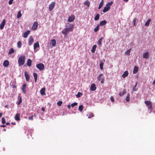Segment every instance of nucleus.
<instances>
[{
	"mask_svg": "<svg viewBox=\"0 0 155 155\" xmlns=\"http://www.w3.org/2000/svg\"><path fill=\"white\" fill-rule=\"evenodd\" d=\"M145 103L148 109V111L149 113H151L153 110L152 105L151 102L150 101H145Z\"/></svg>",
	"mask_w": 155,
	"mask_h": 155,
	"instance_id": "f257e3e1",
	"label": "nucleus"
},
{
	"mask_svg": "<svg viewBox=\"0 0 155 155\" xmlns=\"http://www.w3.org/2000/svg\"><path fill=\"white\" fill-rule=\"evenodd\" d=\"M25 56L24 55L21 56L19 58L18 60V64L19 66H22L25 62Z\"/></svg>",
	"mask_w": 155,
	"mask_h": 155,
	"instance_id": "f03ea898",
	"label": "nucleus"
},
{
	"mask_svg": "<svg viewBox=\"0 0 155 155\" xmlns=\"http://www.w3.org/2000/svg\"><path fill=\"white\" fill-rule=\"evenodd\" d=\"M97 80L100 81L101 83L103 84L104 83V77L103 74H100L97 77Z\"/></svg>",
	"mask_w": 155,
	"mask_h": 155,
	"instance_id": "7ed1b4c3",
	"label": "nucleus"
},
{
	"mask_svg": "<svg viewBox=\"0 0 155 155\" xmlns=\"http://www.w3.org/2000/svg\"><path fill=\"white\" fill-rule=\"evenodd\" d=\"M36 68L40 71L43 70L45 68L44 64L42 63H39L36 65Z\"/></svg>",
	"mask_w": 155,
	"mask_h": 155,
	"instance_id": "20e7f679",
	"label": "nucleus"
},
{
	"mask_svg": "<svg viewBox=\"0 0 155 155\" xmlns=\"http://www.w3.org/2000/svg\"><path fill=\"white\" fill-rule=\"evenodd\" d=\"M33 130L31 129H27L26 130L25 134H27V135L28 136V137L29 138L28 136L29 135H30L31 137V133H32Z\"/></svg>",
	"mask_w": 155,
	"mask_h": 155,
	"instance_id": "39448f33",
	"label": "nucleus"
},
{
	"mask_svg": "<svg viewBox=\"0 0 155 155\" xmlns=\"http://www.w3.org/2000/svg\"><path fill=\"white\" fill-rule=\"evenodd\" d=\"M38 22L37 21H35L31 27L32 30H35L38 27Z\"/></svg>",
	"mask_w": 155,
	"mask_h": 155,
	"instance_id": "423d86ee",
	"label": "nucleus"
},
{
	"mask_svg": "<svg viewBox=\"0 0 155 155\" xmlns=\"http://www.w3.org/2000/svg\"><path fill=\"white\" fill-rule=\"evenodd\" d=\"M5 19H3L2 20L1 23L0 24V29L1 30H2L3 28L5 25Z\"/></svg>",
	"mask_w": 155,
	"mask_h": 155,
	"instance_id": "0eeeda50",
	"label": "nucleus"
},
{
	"mask_svg": "<svg viewBox=\"0 0 155 155\" xmlns=\"http://www.w3.org/2000/svg\"><path fill=\"white\" fill-rule=\"evenodd\" d=\"M75 18V16L74 15H71L68 17V21L69 22H72L74 20Z\"/></svg>",
	"mask_w": 155,
	"mask_h": 155,
	"instance_id": "6e6552de",
	"label": "nucleus"
},
{
	"mask_svg": "<svg viewBox=\"0 0 155 155\" xmlns=\"http://www.w3.org/2000/svg\"><path fill=\"white\" fill-rule=\"evenodd\" d=\"M30 31L29 30H28L25 31L23 35V37L25 38H26L30 34Z\"/></svg>",
	"mask_w": 155,
	"mask_h": 155,
	"instance_id": "1a4fd4ad",
	"label": "nucleus"
},
{
	"mask_svg": "<svg viewBox=\"0 0 155 155\" xmlns=\"http://www.w3.org/2000/svg\"><path fill=\"white\" fill-rule=\"evenodd\" d=\"M55 3L54 2H52L49 5V9L50 11L52 10L55 6Z\"/></svg>",
	"mask_w": 155,
	"mask_h": 155,
	"instance_id": "9d476101",
	"label": "nucleus"
},
{
	"mask_svg": "<svg viewBox=\"0 0 155 155\" xmlns=\"http://www.w3.org/2000/svg\"><path fill=\"white\" fill-rule=\"evenodd\" d=\"M28 44L29 45H31L34 42V39L32 36H31L28 39Z\"/></svg>",
	"mask_w": 155,
	"mask_h": 155,
	"instance_id": "9b49d317",
	"label": "nucleus"
},
{
	"mask_svg": "<svg viewBox=\"0 0 155 155\" xmlns=\"http://www.w3.org/2000/svg\"><path fill=\"white\" fill-rule=\"evenodd\" d=\"M105 62V60L103 59V60L100 61V67L101 70L103 68V65Z\"/></svg>",
	"mask_w": 155,
	"mask_h": 155,
	"instance_id": "f8f14e48",
	"label": "nucleus"
},
{
	"mask_svg": "<svg viewBox=\"0 0 155 155\" xmlns=\"http://www.w3.org/2000/svg\"><path fill=\"white\" fill-rule=\"evenodd\" d=\"M71 31L69 30V29L68 28H67V27H66L61 32L64 33V34L66 33L68 34L69 32Z\"/></svg>",
	"mask_w": 155,
	"mask_h": 155,
	"instance_id": "ddd939ff",
	"label": "nucleus"
},
{
	"mask_svg": "<svg viewBox=\"0 0 155 155\" xmlns=\"http://www.w3.org/2000/svg\"><path fill=\"white\" fill-rule=\"evenodd\" d=\"M97 87L95 84H92L91 86L90 90L91 91H94L96 89Z\"/></svg>",
	"mask_w": 155,
	"mask_h": 155,
	"instance_id": "4468645a",
	"label": "nucleus"
},
{
	"mask_svg": "<svg viewBox=\"0 0 155 155\" xmlns=\"http://www.w3.org/2000/svg\"><path fill=\"white\" fill-rule=\"evenodd\" d=\"M26 84H23L22 87L21 88V90L24 94H25L26 93Z\"/></svg>",
	"mask_w": 155,
	"mask_h": 155,
	"instance_id": "2eb2a0df",
	"label": "nucleus"
},
{
	"mask_svg": "<svg viewBox=\"0 0 155 155\" xmlns=\"http://www.w3.org/2000/svg\"><path fill=\"white\" fill-rule=\"evenodd\" d=\"M68 24L69 25V27H67L69 30L72 31L73 29L74 28V25L72 24H70L69 23H68Z\"/></svg>",
	"mask_w": 155,
	"mask_h": 155,
	"instance_id": "dca6fc26",
	"label": "nucleus"
},
{
	"mask_svg": "<svg viewBox=\"0 0 155 155\" xmlns=\"http://www.w3.org/2000/svg\"><path fill=\"white\" fill-rule=\"evenodd\" d=\"M9 64V62L7 60H5L3 63V65L5 67H7Z\"/></svg>",
	"mask_w": 155,
	"mask_h": 155,
	"instance_id": "f3484780",
	"label": "nucleus"
},
{
	"mask_svg": "<svg viewBox=\"0 0 155 155\" xmlns=\"http://www.w3.org/2000/svg\"><path fill=\"white\" fill-rule=\"evenodd\" d=\"M25 74L26 81H28L30 79V77L28 74L27 73V71H25Z\"/></svg>",
	"mask_w": 155,
	"mask_h": 155,
	"instance_id": "a211bd4d",
	"label": "nucleus"
},
{
	"mask_svg": "<svg viewBox=\"0 0 155 155\" xmlns=\"http://www.w3.org/2000/svg\"><path fill=\"white\" fill-rule=\"evenodd\" d=\"M110 7L108 6H107L106 5V6L104 7V9L103 10V11L104 13H105L107 12L108 11H109L110 10Z\"/></svg>",
	"mask_w": 155,
	"mask_h": 155,
	"instance_id": "6ab92c4d",
	"label": "nucleus"
},
{
	"mask_svg": "<svg viewBox=\"0 0 155 155\" xmlns=\"http://www.w3.org/2000/svg\"><path fill=\"white\" fill-rule=\"evenodd\" d=\"M45 87H43L41 89L40 92L41 95H43L45 94Z\"/></svg>",
	"mask_w": 155,
	"mask_h": 155,
	"instance_id": "aec40b11",
	"label": "nucleus"
},
{
	"mask_svg": "<svg viewBox=\"0 0 155 155\" xmlns=\"http://www.w3.org/2000/svg\"><path fill=\"white\" fill-rule=\"evenodd\" d=\"M20 114L17 113L15 116V119L16 121H18L20 120Z\"/></svg>",
	"mask_w": 155,
	"mask_h": 155,
	"instance_id": "412c9836",
	"label": "nucleus"
},
{
	"mask_svg": "<svg viewBox=\"0 0 155 155\" xmlns=\"http://www.w3.org/2000/svg\"><path fill=\"white\" fill-rule=\"evenodd\" d=\"M149 55L148 53L147 52H145V53H143V58H144L147 59L148 58Z\"/></svg>",
	"mask_w": 155,
	"mask_h": 155,
	"instance_id": "4be33fe9",
	"label": "nucleus"
},
{
	"mask_svg": "<svg viewBox=\"0 0 155 155\" xmlns=\"http://www.w3.org/2000/svg\"><path fill=\"white\" fill-rule=\"evenodd\" d=\"M32 61L30 59H28L27 61V64L28 67H30L31 65Z\"/></svg>",
	"mask_w": 155,
	"mask_h": 155,
	"instance_id": "5701e85b",
	"label": "nucleus"
},
{
	"mask_svg": "<svg viewBox=\"0 0 155 155\" xmlns=\"http://www.w3.org/2000/svg\"><path fill=\"white\" fill-rule=\"evenodd\" d=\"M138 67H137L136 66H135L134 67L133 71V73L134 74H135L136 73H137L138 70Z\"/></svg>",
	"mask_w": 155,
	"mask_h": 155,
	"instance_id": "b1692460",
	"label": "nucleus"
},
{
	"mask_svg": "<svg viewBox=\"0 0 155 155\" xmlns=\"http://www.w3.org/2000/svg\"><path fill=\"white\" fill-rule=\"evenodd\" d=\"M51 42L52 46L54 47L55 46L56 44V41L55 39H52L51 40Z\"/></svg>",
	"mask_w": 155,
	"mask_h": 155,
	"instance_id": "393cba45",
	"label": "nucleus"
},
{
	"mask_svg": "<svg viewBox=\"0 0 155 155\" xmlns=\"http://www.w3.org/2000/svg\"><path fill=\"white\" fill-rule=\"evenodd\" d=\"M128 74V73L127 71H125L122 75V77L123 78H125L127 77Z\"/></svg>",
	"mask_w": 155,
	"mask_h": 155,
	"instance_id": "a878e982",
	"label": "nucleus"
},
{
	"mask_svg": "<svg viewBox=\"0 0 155 155\" xmlns=\"http://www.w3.org/2000/svg\"><path fill=\"white\" fill-rule=\"evenodd\" d=\"M103 37H101L98 41V42H97V45H98L99 46H101V42H102L103 41Z\"/></svg>",
	"mask_w": 155,
	"mask_h": 155,
	"instance_id": "bb28decb",
	"label": "nucleus"
},
{
	"mask_svg": "<svg viewBox=\"0 0 155 155\" xmlns=\"http://www.w3.org/2000/svg\"><path fill=\"white\" fill-rule=\"evenodd\" d=\"M107 23V22L106 20H103L100 22L99 25L100 26H103L105 25Z\"/></svg>",
	"mask_w": 155,
	"mask_h": 155,
	"instance_id": "cd10ccee",
	"label": "nucleus"
},
{
	"mask_svg": "<svg viewBox=\"0 0 155 155\" xmlns=\"http://www.w3.org/2000/svg\"><path fill=\"white\" fill-rule=\"evenodd\" d=\"M39 47V45L38 42L34 43V49H35L37 47Z\"/></svg>",
	"mask_w": 155,
	"mask_h": 155,
	"instance_id": "c85d7f7f",
	"label": "nucleus"
},
{
	"mask_svg": "<svg viewBox=\"0 0 155 155\" xmlns=\"http://www.w3.org/2000/svg\"><path fill=\"white\" fill-rule=\"evenodd\" d=\"M97 47V46L96 45H94L93 46L92 49L91 50V51L93 53H94L95 50L96 49Z\"/></svg>",
	"mask_w": 155,
	"mask_h": 155,
	"instance_id": "c756f323",
	"label": "nucleus"
},
{
	"mask_svg": "<svg viewBox=\"0 0 155 155\" xmlns=\"http://www.w3.org/2000/svg\"><path fill=\"white\" fill-rule=\"evenodd\" d=\"M104 4V0H102L101 2L100 3L98 7V8L100 9L103 6Z\"/></svg>",
	"mask_w": 155,
	"mask_h": 155,
	"instance_id": "7c9ffc66",
	"label": "nucleus"
},
{
	"mask_svg": "<svg viewBox=\"0 0 155 155\" xmlns=\"http://www.w3.org/2000/svg\"><path fill=\"white\" fill-rule=\"evenodd\" d=\"M126 94V92L125 89H124L122 92H120L119 94L120 96H122Z\"/></svg>",
	"mask_w": 155,
	"mask_h": 155,
	"instance_id": "2f4dec72",
	"label": "nucleus"
},
{
	"mask_svg": "<svg viewBox=\"0 0 155 155\" xmlns=\"http://www.w3.org/2000/svg\"><path fill=\"white\" fill-rule=\"evenodd\" d=\"M130 94H128L127 95V96L125 98V100L126 101V102H128L130 101Z\"/></svg>",
	"mask_w": 155,
	"mask_h": 155,
	"instance_id": "473e14b6",
	"label": "nucleus"
},
{
	"mask_svg": "<svg viewBox=\"0 0 155 155\" xmlns=\"http://www.w3.org/2000/svg\"><path fill=\"white\" fill-rule=\"evenodd\" d=\"M100 15L98 14L95 17L94 19L95 21H97L99 19Z\"/></svg>",
	"mask_w": 155,
	"mask_h": 155,
	"instance_id": "72a5a7b5",
	"label": "nucleus"
},
{
	"mask_svg": "<svg viewBox=\"0 0 155 155\" xmlns=\"http://www.w3.org/2000/svg\"><path fill=\"white\" fill-rule=\"evenodd\" d=\"M87 116L89 118L92 117H93V114L92 113H90L87 114Z\"/></svg>",
	"mask_w": 155,
	"mask_h": 155,
	"instance_id": "f704fd0d",
	"label": "nucleus"
},
{
	"mask_svg": "<svg viewBox=\"0 0 155 155\" xmlns=\"http://www.w3.org/2000/svg\"><path fill=\"white\" fill-rule=\"evenodd\" d=\"M21 15H22L21 13V11H19L17 14V18H19L20 17H21Z\"/></svg>",
	"mask_w": 155,
	"mask_h": 155,
	"instance_id": "c9c22d12",
	"label": "nucleus"
},
{
	"mask_svg": "<svg viewBox=\"0 0 155 155\" xmlns=\"http://www.w3.org/2000/svg\"><path fill=\"white\" fill-rule=\"evenodd\" d=\"M14 52V50L13 48H12L9 51L8 54H12Z\"/></svg>",
	"mask_w": 155,
	"mask_h": 155,
	"instance_id": "e433bc0d",
	"label": "nucleus"
},
{
	"mask_svg": "<svg viewBox=\"0 0 155 155\" xmlns=\"http://www.w3.org/2000/svg\"><path fill=\"white\" fill-rule=\"evenodd\" d=\"M150 19H148L147 21L145 23V25L146 26H148L149 25L150 23Z\"/></svg>",
	"mask_w": 155,
	"mask_h": 155,
	"instance_id": "4c0bfd02",
	"label": "nucleus"
},
{
	"mask_svg": "<svg viewBox=\"0 0 155 155\" xmlns=\"http://www.w3.org/2000/svg\"><path fill=\"white\" fill-rule=\"evenodd\" d=\"M82 95H83V94L82 93H81L80 92H78L77 94L76 95V96L77 97L79 98V97H81Z\"/></svg>",
	"mask_w": 155,
	"mask_h": 155,
	"instance_id": "58836bf2",
	"label": "nucleus"
},
{
	"mask_svg": "<svg viewBox=\"0 0 155 155\" xmlns=\"http://www.w3.org/2000/svg\"><path fill=\"white\" fill-rule=\"evenodd\" d=\"M21 41H18L17 43L18 47L20 48L21 47Z\"/></svg>",
	"mask_w": 155,
	"mask_h": 155,
	"instance_id": "ea45409f",
	"label": "nucleus"
},
{
	"mask_svg": "<svg viewBox=\"0 0 155 155\" xmlns=\"http://www.w3.org/2000/svg\"><path fill=\"white\" fill-rule=\"evenodd\" d=\"M99 29V25H97L96 28L94 29V31L95 32H97L98 31Z\"/></svg>",
	"mask_w": 155,
	"mask_h": 155,
	"instance_id": "a19ab883",
	"label": "nucleus"
},
{
	"mask_svg": "<svg viewBox=\"0 0 155 155\" xmlns=\"http://www.w3.org/2000/svg\"><path fill=\"white\" fill-rule=\"evenodd\" d=\"M83 106L82 105H80L79 106V108H78V110H79L80 112H81L83 110Z\"/></svg>",
	"mask_w": 155,
	"mask_h": 155,
	"instance_id": "79ce46f5",
	"label": "nucleus"
},
{
	"mask_svg": "<svg viewBox=\"0 0 155 155\" xmlns=\"http://www.w3.org/2000/svg\"><path fill=\"white\" fill-rule=\"evenodd\" d=\"M113 3V2L111 1L110 2H108V3H107L106 5L107 6H109L110 7V6L112 5Z\"/></svg>",
	"mask_w": 155,
	"mask_h": 155,
	"instance_id": "37998d69",
	"label": "nucleus"
},
{
	"mask_svg": "<svg viewBox=\"0 0 155 155\" xmlns=\"http://www.w3.org/2000/svg\"><path fill=\"white\" fill-rule=\"evenodd\" d=\"M137 83H136L135 85L133 87V90L134 91H137V89L136 88L137 86Z\"/></svg>",
	"mask_w": 155,
	"mask_h": 155,
	"instance_id": "c03bdc74",
	"label": "nucleus"
},
{
	"mask_svg": "<svg viewBox=\"0 0 155 155\" xmlns=\"http://www.w3.org/2000/svg\"><path fill=\"white\" fill-rule=\"evenodd\" d=\"M84 4L86 5H87L88 7H89L90 4V3L88 1H86L84 2Z\"/></svg>",
	"mask_w": 155,
	"mask_h": 155,
	"instance_id": "a18cd8bd",
	"label": "nucleus"
},
{
	"mask_svg": "<svg viewBox=\"0 0 155 155\" xmlns=\"http://www.w3.org/2000/svg\"><path fill=\"white\" fill-rule=\"evenodd\" d=\"M78 105V103L76 102H74L73 104H72L71 105V106L72 107H74V106H77Z\"/></svg>",
	"mask_w": 155,
	"mask_h": 155,
	"instance_id": "49530a36",
	"label": "nucleus"
},
{
	"mask_svg": "<svg viewBox=\"0 0 155 155\" xmlns=\"http://www.w3.org/2000/svg\"><path fill=\"white\" fill-rule=\"evenodd\" d=\"M62 104V102L61 101H58L57 102V104L59 106H61Z\"/></svg>",
	"mask_w": 155,
	"mask_h": 155,
	"instance_id": "de8ad7c7",
	"label": "nucleus"
},
{
	"mask_svg": "<svg viewBox=\"0 0 155 155\" xmlns=\"http://www.w3.org/2000/svg\"><path fill=\"white\" fill-rule=\"evenodd\" d=\"M2 122L3 124H4L5 123V120L4 117H2Z\"/></svg>",
	"mask_w": 155,
	"mask_h": 155,
	"instance_id": "09e8293b",
	"label": "nucleus"
},
{
	"mask_svg": "<svg viewBox=\"0 0 155 155\" xmlns=\"http://www.w3.org/2000/svg\"><path fill=\"white\" fill-rule=\"evenodd\" d=\"M33 74L34 78H37V75L36 73H33Z\"/></svg>",
	"mask_w": 155,
	"mask_h": 155,
	"instance_id": "8fccbe9b",
	"label": "nucleus"
},
{
	"mask_svg": "<svg viewBox=\"0 0 155 155\" xmlns=\"http://www.w3.org/2000/svg\"><path fill=\"white\" fill-rule=\"evenodd\" d=\"M130 49L127 50V51L126 52L125 54H127L129 55L130 54Z\"/></svg>",
	"mask_w": 155,
	"mask_h": 155,
	"instance_id": "3c124183",
	"label": "nucleus"
},
{
	"mask_svg": "<svg viewBox=\"0 0 155 155\" xmlns=\"http://www.w3.org/2000/svg\"><path fill=\"white\" fill-rule=\"evenodd\" d=\"M22 102V99L21 97H20L19 99V101L18 103V104H20Z\"/></svg>",
	"mask_w": 155,
	"mask_h": 155,
	"instance_id": "603ef678",
	"label": "nucleus"
},
{
	"mask_svg": "<svg viewBox=\"0 0 155 155\" xmlns=\"http://www.w3.org/2000/svg\"><path fill=\"white\" fill-rule=\"evenodd\" d=\"M33 116L32 115L31 116L28 117V119L29 120H33Z\"/></svg>",
	"mask_w": 155,
	"mask_h": 155,
	"instance_id": "864d4df0",
	"label": "nucleus"
},
{
	"mask_svg": "<svg viewBox=\"0 0 155 155\" xmlns=\"http://www.w3.org/2000/svg\"><path fill=\"white\" fill-rule=\"evenodd\" d=\"M62 34H63L64 35V38H66L67 37V35H68V34H66V33H62Z\"/></svg>",
	"mask_w": 155,
	"mask_h": 155,
	"instance_id": "5fc2aeb1",
	"label": "nucleus"
},
{
	"mask_svg": "<svg viewBox=\"0 0 155 155\" xmlns=\"http://www.w3.org/2000/svg\"><path fill=\"white\" fill-rule=\"evenodd\" d=\"M13 0H9L8 3L9 5H11L12 4Z\"/></svg>",
	"mask_w": 155,
	"mask_h": 155,
	"instance_id": "6e6d98bb",
	"label": "nucleus"
},
{
	"mask_svg": "<svg viewBox=\"0 0 155 155\" xmlns=\"http://www.w3.org/2000/svg\"><path fill=\"white\" fill-rule=\"evenodd\" d=\"M110 100L112 102H113L114 101V100L113 97H111Z\"/></svg>",
	"mask_w": 155,
	"mask_h": 155,
	"instance_id": "4d7b16f0",
	"label": "nucleus"
},
{
	"mask_svg": "<svg viewBox=\"0 0 155 155\" xmlns=\"http://www.w3.org/2000/svg\"><path fill=\"white\" fill-rule=\"evenodd\" d=\"M135 21H136V19H135V18H134L133 20V22H134L133 25L134 26H135Z\"/></svg>",
	"mask_w": 155,
	"mask_h": 155,
	"instance_id": "13d9d810",
	"label": "nucleus"
},
{
	"mask_svg": "<svg viewBox=\"0 0 155 155\" xmlns=\"http://www.w3.org/2000/svg\"><path fill=\"white\" fill-rule=\"evenodd\" d=\"M1 127H6V125H2L1 126Z\"/></svg>",
	"mask_w": 155,
	"mask_h": 155,
	"instance_id": "bf43d9fd",
	"label": "nucleus"
},
{
	"mask_svg": "<svg viewBox=\"0 0 155 155\" xmlns=\"http://www.w3.org/2000/svg\"><path fill=\"white\" fill-rule=\"evenodd\" d=\"M68 107V108L69 109H70V108H71V106L70 105H68L67 106Z\"/></svg>",
	"mask_w": 155,
	"mask_h": 155,
	"instance_id": "052dcab7",
	"label": "nucleus"
},
{
	"mask_svg": "<svg viewBox=\"0 0 155 155\" xmlns=\"http://www.w3.org/2000/svg\"><path fill=\"white\" fill-rule=\"evenodd\" d=\"M41 110L43 111H45V109L44 107H42L41 108Z\"/></svg>",
	"mask_w": 155,
	"mask_h": 155,
	"instance_id": "680f3d73",
	"label": "nucleus"
},
{
	"mask_svg": "<svg viewBox=\"0 0 155 155\" xmlns=\"http://www.w3.org/2000/svg\"><path fill=\"white\" fill-rule=\"evenodd\" d=\"M10 124V123L8 122H7L6 123V124L7 125H9Z\"/></svg>",
	"mask_w": 155,
	"mask_h": 155,
	"instance_id": "e2e57ef3",
	"label": "nucleus"
},
{
	"mask_svg": "<svg viewBox=\"0 0 155 155\" xmlns=\"http://www.w3.org/2000/svg\"><path fill=\"white\" fill-rule=\"evenodd\" d=\"M11 124L12 125H15L16 124L15 122H12L11 123Z\"/></svg>",
	"mask_w": 155,
	"mask_h": 155,
	"instance_id": "0e129e2a",
	"label": "nucleus"
},
{
	"mask_svg": "<svg viewBox=\"0 0 155 155\" xmlns=\"http://www.w3.org/2000/svg\"><path fill=\"white\" fill-rule=\"evenodd\" d=\"M2 113H0V118L2 116Z\"/></svg>",
	"mask_w": 155,
	"mask_h": 155,
	"instance_id": "69168bd1",
	"label": "nucleus"
},
{
	"mask_svg": "<svg viewBox=\"0 0 155 155\" xmlns=\"http://www.w3.org/2000/svg\"><path fill=\"white\" fill-rule=\"evenodd\" d=\"M35 82H36L37 80V78H34Z\"/></svg>",
	"mask_w": 155,
	"mask_h": 155,
	"instance_id": "338daca9",
	"label": "nucleus"
},
{
	"mask_svg": "<svg viewBox=\"0 0 155 155\" xmlns=\"http://www.w3.org/2000/svg\"><path fill=\"white\" fill-rule=\"evenodd\" d=\"M124 2H127L128 0H124Z\"/></svg>",
	"mask_w": 155,
	"mask_h": 155,
	"instance_id": "774afa93",
	"label": "nucleus"
}]
</instances>
